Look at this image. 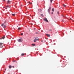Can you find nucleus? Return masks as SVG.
<instances>
[{
	"mask_svg": "<svg viewBox=\"0 0 74 74\" xmlns=\"http://www.w3.org/2000/svg\"><path fill=\"white\" fill-rule=\"evenodd\" d=\"M6 22V21H5V22L4 23H3L1 25V26H2V27L3 26V27L4 28L6 27V25H4V24Z\"/></svg>",
	"mask_w": 74,
	"mask_h": 74,
	"instance_id": "1",
	"label": "nucleus"
},
{
	"mask_svg": "<svg viewBox=\"0 0 74 74\" xmlns=\"http://www.w3.org/2000/svg\"><path fill=\"white\" fill-rule=\"evenodd\" d=\"M18 42H22V41H23V40H22V39L21 38V39H19L18 40Z\"/></svg>",
	"mask_w": 74,
	"mask_h": 74,
	"instance_id": "2",
	"label": "nucleus"
},
{
	"mask_svg": "<svg viewBox=\"0 0 74 74\" xmlns=\"http://www.w3.org/2000/svg\"><path fill=\"white\" fill-rule=\"evenodd\" d=\"M4 43L0 42V48H2L3 47V44Z\"/></svg>",
	"mask_w": 74,
	"mask_h": 74,
	"instance_id": "3",
	"label": "nucleus"
},
{
	"mask_svg": "<svg viewBox=\"0 0 74 74\" xmlns=\"http://www.w3.org/2000/svg\"><path fill=\"white\" fill-rule=\"evenodd\" d=\"M44 21H45L46 22H48V21L47 20V19L46 18H44Z\"/></svg>",
	"mask_w": 74,
	"mask_h": 74,
	"instance_id": "4",
	"label": "nucleus"
},
{
	"mask_svg": "<svg viewBox=\"0 0 74 74\" xmlns=\"http://www.w3.org/2000/svg\"><path fill=\"white\" fill-rule=\"evenodd\" d=\"M11 1H10V0H8V1H7V4H9V3H11Z\"/></svg>",
	"mask_w": 74,
	"mask_h": 74,
	"instance_id": "5",
	"label": "nucleus"
},
{
	"mask_svg": "<svg viewBox=\"0 0 74 74\" xmlns=\"http://www.w3.org/2000/svg\"><path fill=\"white\" fill-rule=\"evenodd\" d=\"M51 9V7H50L48 10V12H49Z\"/></svg>",
	"mask_w": 74,
	"mask_h": 74,
	"instance_id": "6",
	"label": "nucleus"
},
{
	"mask_svg": "<svg viewBox=\"0 0 74 74\" xmlns=\"http://www.w3.org/2000/svg\"><path fill=\"white\" fill-rule=\"evenodd\" d=\"M46 35H47V37H50V35L48 34H47Z\"/></svg>",
	"mask_w": 74,
	"mask_h": 74,
	"instance_id": "7",
	"label": "nucleus"
},
{
	"mask_svg": "<svg viewBox=\"0 0 74 74\" xmlns=\"http://www.w3.org/2000/svg\"><path fill=\"white\" fill-rule=\"evenodd\" d=\"M9 69H11V68H12V66H11V65L9 66Z\"/></svg>",
	"mask_w": 74,
	"mask_h": 74,
	"instance_id": "8",
	"label": "nucleus"
},
{
	"mask_svg": "<svg viewBox=\"0 0 74 74\" xmlns=\"http://www.w3.org/2000/svg\"><path fill=\"white\" fill-rule=\"evenodd\" d=\"M52 10L53 11V12H54V11H55V9H54V8H53L52 9Z\"/></svg>",
	"mask_w": 74,
	"mask_h": 74,
	"instance_id": "9",
	"label": "nucleus"
},
{
	"mask_svg": "<svg viewBox=\"0 0 74 74\" xmlns=\"http://www.w3.org/2000/svg\"><path fill=\"white\" fill-rule=\"evenodd\" d=\"M12 16H15V14H12Z\"/></svg>",
	"mask_w": 74,
	"mask_h": 74,
	"instance_id": "10",
	"label": "nucleus"
},
{
	"mask_svg": "<svg viewBox=\"0 0 74 74\" xmlns=\"http://www.w3.org/2000/svg\"><path fill=\"white\" fill-rule=\"evenodd\" d=\"M35 38L36 39H36V40H39V38Z\"/></svg>",
	"mask_w": 74,
	"mask_h": 74,
	"instance_id": "11",
	"label": "nucleus"
},
{
	"mask_svg": "<svg viewBox=\"0 0 74 74\" xmlns=\"http://www.w3.org/2000/svg\"><path fill=\"white\" fill-rule=\"evenodd\" d=\"M32 46H35L36 45H35V44H32Z\"/></svg>",
	"mask_w": 74,
	"mask_h": 74,
	"instance_id": "12",
	"label": "nucleus"
},
{
	"mask_svg": "<svg viewBox=\"0 0 74 74\" xmlns=\"http://www.w3.org/2000/svg\"><path fill=\"white\" fill-rule=\"evenodd\" d=\"M2 39H4V37L1 38H0V40H2Z\"/></svg>",
	"mask_w": 74,
	"mask_h": 74,
	"instance_id": "13",
	"label": "nucleus"
},
{
	"mask_svg": "<svg viewBox=\"0 0 74 74\" xmlns=\"http://www.w3.org/2000/svg\"><path fill=\"white\" fill-rule=\"evenodd\" d=\"M41 15L42 16V17H44V15H43V14H41Z\"/></svg>",
	"mask_w": 74,
	"mask_h": 74,
	"instance_id": "14",
	"label": "nucleus"
},
{
	"mask_svg": "<svg viewBox=\"0 0 74 74\" xmlns=\"http://www.w3.org/2000/svg\"><path fill=\"white\" fill-rule=\"evenodd\" d=\"M36 40H37L36 39H34V42H36Z\"/></svg>",
	"mask_w": 74,
	"mask_h": 74,
	"instance_id": "15",
	"label": "nucleus"
},
{
	"mask_svg": "<svg viewBox=\"0 0 74 74\" xmlns=\"http://www.w3.org/2000/svg\"><path fill=\"white\" fill-rule=\"evenodd\" d=\"M63 7H66V5H65L64 4H63Z\"/></svg>",
	"mask_w": 74,
	"mask_h": 74,
	"instance_id": "16",
	"label": "nucleus"
},
{
	"mask_svg": "<svg viewBox=\"0 0 74 74\" xmlns=\"http://www.w3.org/2000/svg\"><path fill=\"white\" fill-rule=\"evenodd\" d=\"M24 55H25V54L24 53H22L21 54V56H23Z\"/></svg>",
	"mask_w": 74,
	"mask_h": 74,
	"instance_id": "17",
	"label": "nucleus"
},
{
	"mask_svg": "<svg viewBox=\"0 0 74 74\" xmlns=\"http://www.w3.org/2000/svg\"><path fill=\"white\" fill-rule=\"evenodd\" d=\"M23 33H21V36H23Z\"/></svg>",
	"mask_w": 74,
	"mask_h": 74,
	"instance_id": "18",
	"label": "nucleus"
},
{
	"mask_svg": "<svg viewBox=\"0 0 74 74\" xmlns=\"http://www.w3.org/2000/svg\"><path fill=\"white\" fill-rule=\"evenodd\" d=\"M20 29H21L20 27L18 28V30H20Z\"/></svg>",
	"mask_w": 74,
	"mask_h": 74,
	"instance_id": "19",
	"label": "nucleus"
},
{
	"mask_svg": "<svg viewBox=\"0 0 74 74\" xmlns=\"http://www.w3.org/2000/svg\"><path fill=\"white\" fill-rule=\"evenodd\" d=\"M50 1H51V3H52V0H50Z\"/></svg>",
	"mask_w": 74,
	"mask_h": 74,
	"instance_id": "20",
	"label": "nucleus"
},
{
	"mask_svg": "<svg viewBox=\"0 0 74 74\" xmlns=\"http://www.w3.org/2000/svg\"><path fill=\"white\" fill-rule=\"evenodd\" d=\"M59 12H57V14H59Z\"/></svg>",
	"mask_w": 74,
	"mask_h": 74,
	"instance_id": "21",
	"label": "nucleus"
},
{
	"mask_svg": "<svg viewBox=\"0 0 74 74\" xmlns=\"http://www.w3.org/2000/svg\"><path fill=\"white\" fill-rule=\"evenodd\" d=\"M30 4H32V3H30Z\"/></svg>",
	"mask_w": 74,
	"mask_h": 74,
	"instance_id": "22",
	"label": "nucleus"
},
{
	"mask_svg": "<svg viewBox=\"0 0 74 74\" xmlns=\"http://www.w3.org/2000/svg\"><path fill=\"white\" fill-rule=\"evenodd\" d=\"M16 62V61L14 60L13 61V62Z\"/></svg>",
	"mask_w": 74,
	"mask_h": 74,
	"instance_id": "23",
	"label": "nucleus"
},
{
	"mask_svg": "<svg viewBox=\"0 0 74 74\" xmlns=\"http://www.w3.org/2000/svg\"><path fill=\"white\" fill-rule=\"evenodd\" d=\"M51 14H53V12H52Z\"/></svg>",
	"mask_w": 74,
	"mask_h": 74,
	"instance_id": "24",
	"label": "nucleus"
},
{
	"mask_svg": "<svg viewBox=\"0 0 74 74\" xmlns=\"http://www.w3.org/2000/svg\"><path fill=\"white\" fill-rule=\"evenodd\" d=\"M46 39H47V40H48V38H45Z\"/></svg>",
	"mask_w": 74,
	"mask_h": 74,
	"instance_id": "25",
	"label": "nucleus"
},
{
	"mask_svg": "<svg viewBox=\"0 0 74 74\" xmlns=\"http://www.w3.org/2000/svg\"><path fill=\"white\" fill-rule=\"evenodd\" d=\"M12 67H13V68H14V66H12Z\"/></svg>",
	"mask_w": 74,
	"mask_h": 74,
	"instance_id": "26",
	"label": "nucleus"
},
{
	"mask_svg": "<svg viewBox=\"0 0 74 74\" xmlns=\"http://www.w3.org/2000/svg\"><path fill=\"white\" fill-rule=\"evenodd\" d=\"M70 20H72V19H71V18H70Z\"/></svg>",
	"mask_w": 74,
	"mask_h": 74,
	"instance_id": "27",
	"label": "nucleus"
},
{
	"mask_svg": "<svg viewBox=\"0 0 74 74\" xmlns=\"http://www.w3.org/2000/svg\"><path fill=\"white\" fill-rule=\"evenodd\" d=\"M3 37H5V36H3Z\"/></svg>",
	"mask_w": 74,
	"mask_h": 74,
	"instance_id": "28",
	"label": "nucleus"
},
{
	"mask_svg": "<svg viewBox=\"0 0 74 74\" xmlns=\"http://www.w3.org/2000/svg\"><path fill=\"white\" fill-rule=\"evenodd\" d=\"M3 1H5V0H3Z\"/></svg>",
	"mask_w": 74,
	"mask_h": 74,
	"instance_id": "29",
	"label": "nucleus"
},
{
	"mask_svg": "<svg viewBox=\"0 0 74 74\" xmlns=\"http://www.w3.org/2000/svg\"><path fill=\"white\" fill-rule=\"evenodd\" d=\"M29 3L30 4V1H29Z\"/></svg>",
	"mask_w": 74,
	"mask_h": 74,
	"instance_id": "30",
	"label": "nucleus"
},
{
	"mask_svg": "<svg viewBox=\"0 0 74 74\" xmlns=\"http://www.w3.org/2000/svg\"><path fill=\"white\" fill-rule=\"evenodd\" d=\"M7 7H8V6H7Z\"/></svg>",
	"mask_w": 74,
	"mask_h": 74,
	"instance_id": "31",
	"label": "nucleus"
},
{
	"mask_svg": "<svg viewBox=\"0 0 74 74\" xmlns=\"http://www.w3.org/2000/svg\"><path fill=\"white\" fill-rule=\"evenodd\" d=\"M36 34H38V33H36Z\"/></svg>",
	"mask_w": 74,
	"mask_h": 74,
	"instance_id": "32",
	"label": "nucleus"
}]
</instances>
